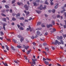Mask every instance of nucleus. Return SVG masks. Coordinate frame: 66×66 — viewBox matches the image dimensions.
I'll return each mask as SVG.
<instances>
[{
  "label": "nucleus",
  "mask_w": 66,
  "mask_h": 66,
  "mask_svg": "<svg viewBox=\"0 0 66 66\" xmlns=\"http://www.w3.org/2000/svg\"><path fill=\"white\" fill-rule=\"evenodd\" d=\"M34 6H37V5H38V4H36L35 2L34 3Z\"/></svg>",
  "instance_id": "13"
},
{
  "label": "nucleus",
  "mask_w": 66,
  "mask_h": 66,
  "mask_svg": "<svg viewBox=\"0 0 66 66\" xmlns=\"http://www.w3.org/2000/svg\"><path fill=\"white\" fill-rule=\"evenodd\" d=\"M16 1L15 0H13L12 1V3L13 4V3H15V2Z\"/></svg>",
  "instance_id": "32"
},
{
  "label": "nucleus",
  "mask_w": 66,
  "mask_h": 66,
  "mask_svg": "<svg viewBox=\"0 0 66 66\" xmlns=\"http://www.w3.org/2000/svg\"><path fill=\"white\" fill-rule=\"evenodd\" d=\"M32 63L33 64H34L35 65L36 63L35 62V61H37V59H32Z\"/></svg>",
  "instance_id": "2"
},
{
  "label": "nucleus",
  "mask_w": 66,
  "mask_h": 66,
  "mask_svg": "<svg viewBox=\"0 0 66 66\" xmlns=\"http://www.w3.org/2000/svg\"><path fill=\"white\" fill-rule=\"evenodd\" d=\"M19 19L20 20H24V18L23 17H22L21 18L19 17Z\"/></svg>",
  "instance_id": "21"
},
{
  "label": "nucleus",
  "mask_w": 66,
  "mask_h": 66,
  "mask_svg": "<svg viewBox=\"0 0 66 66\" xmlns=\"http://www.w3.org/2000/svg\"><path fill=\"white\" fill-rule=\"evenodd\" d=\"M53 31H51V32L52 33H54V32H55L56 31V29H55L53 28Z\"/></svg>",
  "instance_id": "16"
},
{
  "label": "nucleus",
  "mask_w": 66,
  "mask_h": 66,
  "mask_svg": "<svg viewBox=\"0 0 66 66\" xmlns=\"http://www.w3.org/2000/svg\"><path fill=\"white\" fill-rule=\"evenodd\" d=\"M25 22H28V20L27 19H25L24 20Z\"/></svg>",
  "instance_id": "49"
},
{
  "label": "nucleus",
  "mask_w": 66,
  "mask_h": 66,
  "mask_svg": "<svg viewBox=\"0 0 66 66\" xmlns=\"http://www.w3.org/2000/svg\"><path fill=\"white\" fill-rule=\"evenodd\" d=\"M2 63H3V64H4V65H5V66H8V65H7V64H6V63H4V62H2Z\"/></svg>",
  "instance_id": "20"
},
{
  "label": "nucleus",
  "mask_w": 66,
  "mask_h": 66,
  "mask_svg": "<svg viewBox=\"0 0 66 66\" xmlns=\"http://www.w3.org/2000/svg\"><path fill=\"white\" fill-rule=\"evenodd\" d=\"M52 49H53V50H54V49H55V48H54V47L53 46L52 47Z\"/></svg>",
  "instance_id": "59"
},
{
  "label": "nucleus",
  "mask_w": 66,
  "mask_h": 66,
  "mask_svg": "<svg viewBox=\"0 0 66 66\" xmlns=\"http://www.w3.org/2000/svg\"><path fill=\"white\" fill-rule=\"evenodd\" d=\"M62 9L63 10L61 11L60 13H64V12H65V11H66V10H65L64 7H62Z\"/></svg>",
  "instance_id": "6"
},
{
  "label": "nucleus",
  "mask_w": 66,
  "mask_h": 66,
  "mask_svg": "<svg viewBox=\"0 0 66 66\" xmlns=\"http://www.w3.org/2000/svg\"><path fill=\"white\" fill-rule=\"evenodd\" d=\"M52 23L53 25H54L55 23H54V21H52Z\"/></svg>",
  "instance_id": "41"
},
{
  "label": "nucleus",
  "mask_w": 66,
  "mask_h": 66,
  "mask_svg": "<svg viewBox=\"0 0 66 66\" xmlns=\"http://www.w3.org/2000/svg\"><path fill=\"white\" fill-rule=\"evenodd\" d=\"M36 2H40V0H37Z\"/></svg>",
  "instance_id": "42"
},
{
  "label": "nucleus",
  "mask_w": 66,
  "mask_h": 66,
  "mask_svg": "<svg viewBox=\"0 0 66 66\" xmlns=\"http://www.w3.org/2000/svg\"><path fill=\"white\" fill-rule=\"evenodd\" d=\"M5 6L6 9L9 8V6L7 5H5Z\"/></svg>",
  "instance_id": "31"
},
{
  "label": "nucleus",
  "mask_w": 66,
  "mask_h": 66,
  "mask_svg": "<svg viewBox=\"0 0 66 66\" xmlns=\"http://www.w3.org/2000/svg\"><path fill=\"white\" fill-rule=\"evenodd\" d=\"M2 2L3 3H5V2H6V1H5V0H3L2 1Z\"/></svg>",
  "instance_id": "50"
},
{
  "label": "nucleus",
  "mask_w": 66,
  "mask_h": 66,
  "mask_svg": "<svg viewBox=\"0 0 66 66\" xmlns=\"http://www.w3.org/2000/svg\"><path fill=\"white\" fill-rule=\"evenodd\" d=\"M14 62L16 63V64H17L19 62L18 61H14Z\"/></svg>",
  "instance_id": "35"
},
{
  "label": "nucleus",
  "mask_w": 66,
  "mask_h": 66,
  "mask_svg": "<svg viewBox=\"0 0 66 66\" xmlns=\"http://www.w3.org/2000/svg\"><path fill=\"white\" fill-rule=\"evenodd\" d=\"M63 37L65 38V37H66V35H63Z\"/></svg>",
  "instance_id": "63"
},
{
  "label": "nucleus",
  "mask_w": 66,
  "mask_h": 66,
  "mask_svg": "<svg viewBox=\"0 0 66 66\" xmlns=\"http://www.w3.org/2000/svg\"><path fill=\"white\" fill-rule=\"evenodd\" d=\"M45 4H46L48 5V2H47V0H46L45 1Z\"/></svg>",
  "instance_id": "26"
},
{
  "label": "nucleus",
  "mask_w": 66,
  "mask_h": 66,
  "mask_svg": "<svg viewBox=\"0 0 66 66\" xmlns=\"http://www.w3.org/2000/svg\"><path fill=\"white\" fill-rule=\"evenodd\" d=\"M10 13H12L13 12V11H12V9H10Z\"/></svg>",
  "instance_id": "48"
},
{
  "label": "nucleus",
  "mask_w": 66,
  "mask_h": 66,
  "mask_svg": "<svg viewBox=\"0 0 66 66\" xmlns=\"http://www.w3.org/2000/svg\"><path fill=\"white\" fill-rule=\"evenodd\" d=\"M47 28H50V24H47Z\"/></svg>",
  "instance_id": "43"
},
{
  "label": "nucleus",
  "mask_w": 66,
  "mask_h": 66,
  "mask_svg": "<svg viewBox=\"0 0 66 66\" xmlns=\"http://www.w3.org/2000/svg\"><path fill=\"white\" fill-rule=\"evenodd\" d=\"M43 61H46V60H47V59H45V58H43Z\"/></svg>",
  "instance_id": "52"
},
{
  "label": "nucleus",
  "mask_w": 66,
  "mask_h": 66,
  "mask_svg": "<svg viewBox=\"0 0 66 66\" xmlns=\"http://www.w3.org/2000/svg\"><path fill=\"white\" fill-rule=\"evenodd\" d=\"M45 63L46 64V65H48L49 64V63H48V62L46 61H44Z\"/></svg>",
  "instance_id": "23"
},
{
  "label": "nucleus",
  "mask_w": 66,
  "mask_h": 66,
  "mask_svg": "<svg viewBox=\"0 0 66 66\" xmlns=\"http://www.w3.org/2000/svg\"><path fill=\"white\" fill-rule=\"evenodd\" d=\"M50 3L51 5H53V3L52 2H51Z\"/></svg>",
  "instance_id": "57"
},
{
  "label": "nucleus",
  "mask_w": 66,
  "mask_h": 66,
  "mask_svg": "<svg viewBox=\"0 0 66 66\" xmlns=\"http://www.w3.org/2000/svg\"><path fill=\"white\" fill-rule=\"evenodd\" d=\"M48 12H49V13H51V10H48Z\"/></svg>",
  "instance_id": "61"
},
{
  "label": "nucleus",
  "mask_w": 66,
  "mask_h": 66,
  "mask_svg": "<svg viewBox=\"0 0 66 66\" xmlns=\"http://www.w3.org/2000/svg\"><path fill=\"white\" fill-rule=\"evenodd\" d=\"M28 27L29 28V30H30V31H32V30H33V29L31 28V27L30 26H29Z\"/></svg>",
  "instance_id": "15"
},
{
  "label": "nucleus",
  "mask_w": 66,
  "mask_h": 66,
  "mask_svg": "<svg viewBox=\"0 0 66 66\" xmlns=\"http://www.w3.org/2000/svg\"><path fill=\"white\" fill-rule=\"evenodd\" d=\"M45 49L47 51H49V48H48V47H45Z\"/></svg>",
  "instance_id": "17"
},
{
  "label": "nucleus",
  "mask_w": 66,
  "mask_h": 66,
  "mask_svg": "<svg viewBox=\"0 0 66 66\" xmlns=\"http://www.w3.org/2000/svg\"><path fill=\"white\" fill-rule=\"evenodd\" d=\"M12 20L13 21H15V20H16V19L14 18L13 17L12 18Z\"/></svg>",
  "instance_id": "24"
},
{
  "label": "nucleus",
  "mask_w": 66,
  "mask_h": 66,
  "mask_svg": "<svg viewBox=\"0 0 66 66\" xmlns=\"http://www.w3.org/2000/svg\"><path fill=\"white\" fill-rule=\"evenodd\" d=\"M6 26V24L5 23H4L3 24V28L4 30H5V26Z\"/></svg>",
  "instance_id": "11"
},
{
  "label": "nucleus",
  "mask_w": 66,
  "mask_h": 66,
  "mask_svg": "<svg viewBox=\"0 0 66 66\" xmlns=\"http://www.w3.org/2000/svg\"><path fill=\"white\" fill-rule=\"evenodd\" d=\"M55 15L54 14L53 15H52V17H53V18H54V17H55Z\"/></svg>",
  "instance_id": "62"
},
{
  "label": "nucleus",
  "mask_w": 66,
  "mask_h": 66,
  "mask_svg": "<svg viewBox=\"0 0 66 66\" xmlns=\"http://www.w3.org/2000/svg\"><path fill=\"white\" fill-rule=\"evenodd\" d=\"M7 40L9 42H10L11 41V40L10 39H7Z\"/></svg>",
  "instance_id": "46"
},
{
  "label": "nucleus",
  "mask_w": 66,
  "mask_h": 66,
  "mask_svg": "<svg viewBox=\"0 0 66 66\" xmlns=\"http://www.w3.org/2000/svg\"><path fill=\"white\" fill-rule=\"evenodd\" d=\"M37 35H36V37H37V35H39L40 34V32L39 31H37Z\"/></svg>",
  "instance_id": "12"
},
{
  "label": "nucleus",
  "mask_w": 66,
  "mask_h": 66,
  "mask_svg": "<svg viewBox=\"0 0 66 66\" xmlns=\"http://www.w3.org/2000/svg\"><path fill=\"white\" fill-rule=\"evenodd\" d=\"M11 25H12V26H14V22L12 23H11Z\"/></svg>",
  "instance_id": "58"
},
{
  "label": "nucleus",
  "mask_w": 66,
  "mask_h": 66,
  "mask_svg": "<svg viewBox=\"0 0 66 66\" xmlns=\"http://www.w3.org/2000/svg\"><path fill=\"white\" fill-rule=\"evenodd\" d=\"M16 17L17 19H19L20 17V14L18 13L16 15Z\"/></svg>",
  "instance_id": "5"
},
{
  "label": "nucleus",
  "mask_w": 66,
  "mask_h": 66,
  "mask_svg": "<svg viewBox=\"0 0 66 66\" xmlns=\"http://www.w3.org/2000/svg\"><path fill=\"white\" fill-rule=\"evenodd\" d=\"M60 17H61V16H60V15H57V18H60Z\"/></svg>",
  "instance_id": "40"
},
{
  "label": "nucleus",
  "mask_w": 66,
  "mask_h": 66,
  "mask_svg": "<svg viewBox=\"0 0 66 66\" xmlns=\"http://www.w3.org/2000/svg\"><path fill=\"white\" fill-rule=\"evenodd\" d=\"M42 9H43L44 10H45V9H46V6H45Z\"/></svg>",
  "instance_id": "45"
},
{
  "label": "nucleus",
  "mask_w": 66,
  "mask_h": 66,
  "mask_svg": "<svg viewBox=\"0 0 66 66\" xmlns=\"http://www.w3.org/2000/svg\"><path fill=\"white\" fill-rule=\"evenodd\" d=\"M26 13V16H28V15L29 14V12H27V13Z\"/></svg>",
  "instance_id": "39"
},
{
  "label": "nucleus",
  "mask_w": 66,
  "mask_h": 66,
  "mask_svg": "<svg viewBox=\"0 0 66 66\" xmlns=\"http://www.w3.org/2000/svg\"><path fill=\"white\" fill-rule=\"evenodd\" d=\"M57 65H58V66H61V65H60V64H59V63H57Z\"/></svg>",
  "instance_id": "64"
},
{
  "label": "nucleus",
  "mask_w": 66,
  "mask_h": 66,
  "mask_svg": "<svg viewBox=\"0 0 66 66\" xmlns=\"http://www.w3.org/2000/svg\"><path fill=\"white\" fill-rule=\"evenodd\" d=\"M55 10L54 9H53L52 10V12L53 13H55Z\"/></svg>",
  "instance_id": "36"
},
{
  "label": "nucleus",
  "mask_w": 66,
  "mask_h": 66,
  "mask_svg": "<svg viewBox=\"0 0 66 66\" xmlns=\"http://www.w3.org/2000/svg\"><path fill=\"white\" fill-rule=\"evenodd\" d=\"M20 29L21 30H23V28H22V27H20Z\"/></svg>",
  "instance_id": "38"
},
{
  "label": "nucleus",
  "mask_w": 66,
  "mask_h": 66,
  "mask_svg": "<svg viewBox=\"0 0 66 66\" xmlns=\"http://www.w3.org/2000/svg\"><path fill=\"white\" fill-rule=\"evenodd\" d=\"M31 50H30L29 51H28L27 52V54H30V53L31 52Z\"/></svg>",
  "instance_id": "18"
},
{
  "label": "nucleus",
  "mask_w": 66,
  "mask_h": 66,
  "mask_svg": "<svg viewBox=\"0 0 66 66\" xmlns=\"http://www.w3.org/2000/svg\"><path fill=\"white\" fill-rule=\"evenodd\" d=\"M6 12H9V9H7L6 10Z\"/></svg>",
  "instance_id": "56"
},
{
  "label": "nucleus",
  "mask_w": 66,
  "mask_h": 66,
  "mask_svg": "<svg viewBox=\"0 0 66 66\" xmlns=\"http://www.w3.org/2000/svg\"><path fill=\"white\" fill-rule=\"evenodd\" d=\"M41 23H42L41 22H38L37 23V26H39V25H40Z\"/></svg>",
  "instance_id": "14"
},
{
  "label": "nucleus",
  "mask_w": 66,
  "mask_h": 66,
  "mask_svg": "<svg viewBox=\"0 0 66 66\" xmlns=\"http://www.w3.org/2000/svg\"><path fill=\"white\" fill-rule=\"evenodd\" d=\"M60 43L62 44H64V42L62 40H60Z\"/></svg>",
  "instance_id": "22"
},
{
  "label": "nucleus",
  "mask_w": 66,
  "mask_h": 66,
  "mask_svg": "<svg viewBox=\"0 0 66 66\" xmlns=\"http://www.w3.org/2000/svg\"><path fill=\"white\" fill-rule=\"evenodd\" d=\"M36 12L37 13H38V14H39V13H40V11H38L37 10V11H36Z\"/></svg>",
  "instance_id": "33"
},
{
  "label": "nucleus",
  "mask_w": 66,
  "mask_h": 66,
  "mask_svg": "<svg viewBox=\"0 0 66 66\" xmlns=\"http://www.w3.org/2000/svg\"><path fill=\"white\" fill-rule=\"evenodd\" d=\"M13 42H14V43H17V41H16V40L15 39H13Z\"/></svg>",
  "instance_id": "28"
},
{
  "label": "nucleus",
  "mask_w": 66,
  "mask_h": 66,
  "mask_svg": "<svg viewBox=\"0 0 66 66\" xmlns=\"http://www.w3.org/2000/svg\"><path fill=\"white\" fill-rule=\"evenodd\" d=\"M12 15L13 16H15V15H16V14L15 13H13L12 14Z\"/></svg>",
  "instance_id": "51"
},
{
  "label": "nucleus",
  "mask_w": 66,
  "mask_h": 66,
  "mask_svg": "<svg viewBox=\"0 0 66 66\" xmlns=\"http://www.w3.org/2000/svg\"><path fill=\"white\" fill-rule=\"evenodd\" d=\"M41 26L42 27H45V26L43 24H42Z\"/></svg>",
  "instance_id": "55"
},
{
  "label": "nucleus",
  "mask_w": 66,
  "mask_h": 66,
  "mask_svg": "<svg viewBox=\"0 0 66 66\" xmlns=\"http://www.w3.org/2000/svg\"><path fill=\"white\" fill-rule=\"evenodd\" d=\"M32 18L31 17H30L29 18V19H28V20H32Z\"/></svg>",
  "instance_id": "44"
},
{
  "label": "nucleus",
  "mask_w": 66,
  "mask_h": 66,
  "mask_svg": "<svg viewBox=\"0 0 66 66\" xmlns=\"http://www.w3.org/2000/svg\"><path fill=\"white\" fill-rule=\"evenodd\" d=\"M2 20L3 21L6 22V18H3V19Z\"/></svg>",
  "instance_id": "19"
},
{
  "label": "nucleus",
  "mask_w": 66,
  "mask_h": 66,
  "mask_svg": "<svg viewBox=\"0 0 66 66\" xmlns=\"http://www.w3.org/2000/svg\"><path fill=\"white\" fill-rule=\"evenodd\" d=\"M56 5L55 6V9H57V5H58V4H56Z\"/></svg>",
  "instance_id": "27"
},
{
  "label": "nucleus",
  "mask_w": 66,
  "mask_h": 66,
  "mask_svg": "<svg viewBox=\"0 0 66 66\" xmlns=\"http://www.w3.org/2000/svg\"><path fill=\"white\" fill-rule=\"evenodd\" d=\"M6 49L7 50H9V47H6Z\"/></svg>",
  "instance_id": "60"
},
{
  "label": "nucleus",
  "mask_w": 66,
  "mask_h": 66,
  "mask_svg": "<svg viewBox=\"0 0 66 66\" xmlns=\"http://www.w3.org/2000/svg\"><path fill=\"white\" fill-rule=\"evenodd\" d=\"M1 35H3V33L2 31L1 32Z\"/></svg>",
  "instance_id": "47"
},
{
  "label": "nucleus",
  "mask_w": 66,
  "mask_h": 66,
  "mask_svg": "<svg viewBox=\"0 0 66 66\" xmlns=\"http://www.w3.org/2000/svg\"><path fill=\"white\" fill-rule=\"evenodd\" d=\"M18 37L19 38H21L20 41L21 42H22V41H23V37H22V36L20 35H19L18 36Z\"/></svg>",
  "instance_id": "1"
},
{
  "label": "nucleus",
  "mask_w": 66,
  "mask_h": 66,
  "mask_svg": "<svg viewBox=\"0 0 66 66\" xmlns=\"http://www.w3.org/2000/svg\"><path fill=\"white\" fill-rule=\"evenodd\" d=\"M20 24L21 26H23V23H21Z\"/></svg>",
  "instance_id": "54"
},
{
  "label": "nucleus",
  "mask_w": 66,
  "mask_h": 66,
  "mask_svg": "<svg viewBox=\"0 0 66 66\" xmlns=\"http://www.w3.org/2000/svg\"><path fill=\"white\" fill-rule=\"evenodd\" d=\"M43 9V5H40V7L38 8V9H39L40 10H42Z\"/></svg>",
  "instance_id": "7"
},
{
  "label": "nucleus",
  "mask_w": 66,
  "mask_h": 66,
  "mask_svg": "<svg viewBox=\"0 0 66 66\" xmlns=\"http://www.w3.org/2000/svg\"><path fill=\"white\" fill-rule=\"evenodd\" d=\"M24 7H25L26 10H28V7L27 6V5H26L24 6Z\"/></svg>",
  "instance_id": "8"
},
{
  "label": "nucleus",
  "mask_w": 66,
  "mask_h": 66,
  "mask_svg": "<svg viewBox=\"0 0 66 66\" xmlns=\"http://www.w3.org/2000/svg\"><path fill=\"white\" fill-rule=\"evenodd\" d=\"M17 4L19 5H23V4L21 3H19V2H18L17 3Z\"/></svg>",
  "instance_id": "10"
},
{
  "label": "nucleus",
  "mask_w": 66,
  "mask_h": 66,
  "mask_svg": "<svg viewBox=\"0 0 66 66\" xmlns=\"http://www.w3.org/2000/svg\"><path fill=\"white\" fill-rule=\"evenodd\" d=\"M45 35L46 36L47 35H48V33H47V32H46L45 33Z\"/></svg>",
  "instance_id": "53"
},
{
  "label": "nucleus",
  "mask_w": 66,
  "mask_h": 66,
  "mask_svg": "<svg viewBox=\"0 0 66 66\" xmlns=\"http://www.w3.org/2000/svg\"><path fill=\"white\" fill-rule=\"evenodd\" d=\"M54 44L55 45H57L58 44L59 45H60V44H61V43L58 41L57 40H55Z\"/></svg>",
  "instance_id": "3"
},
{
  "label": "nucleus",
  "mask_w": 66,
  "mask_h": 66,
  "mask_svg": "<svg viewBox=\"0 0 66 66\" xmlns=\"http://www.w3.org/2000/svg\"><path fill=\"white\" fill-rule=\"evenodd\" d=\"M23 46L24 48L26 50H27V49H28V48H29V46H26L24 45H23Z\"/></svg>",
  "instance_id": "4"
},
{
  "label": "nucleus",
  "mask_w": 66,
  "mask_h": 66,
  "mask_svg": "<svg viewBox=\"0 0 66 66\" xmlns=\"http://www.w3.org/2000/svg\"><path fill=\"white\" fill-rule=\"evenodd\" d=\"M36 37H37L36 36H35V37H34L33 36H32L31 37V38L32 39H34L35 38H36Z\"/></svg>",
  "instance_id": "30"
},
{
  "label": "nucleus",
  "mask_w": 66,
  "mask_h": 66,
  "mask_svg": "<svg viewBox=\"0 0 66 66\" xmlns=\"http://www.w3.org/2000/svg\"><path fill=\"white\" fill-rule=\"evenodd\" d=\"M1 15H2V16H4V17H6V15L3 13H1Z\"/></svg>",
  "instance_id": "25"
},
{
  "label": "nucleus",
  "mask_w": 66,
  "mask_h": 66,
  "mask_svg": "<svg viewBox=\"0 0 66 66\" xmlns=\"http://www.w3.org/2000/svg\"><path fill=\"white\" fill-rule=\"evenodd\" d=\"M17 47L18 48H21V46L20 45H18Z\"/></svg>",
  "instance_id": "34"
},
{
  "label": "nucleus",
  "mask_w": 66,
  "mask_h": 66,
  "mask_svg": "<svg viewBox=\"0 0 66 66\" xmlns=\"http://www.w3.org/2000/svg\"><path fill=\"white\" fill-rule=\"evenodd\" d=\"M58 38H58V39H60V40L62 39H63V37L62 36H60V37H58Z\"/></svg>",
  "instance_id": "9"
},
{
  "label": "nucleus",
  "mask_w": 66,
  "mask_h": 66,
  "mask_svg": "<svg viewBox=\"0 0 66 66\" xmlns=\"http://www.w3.org/2000/svg\"><path fill=\"white\" fill-rule=\"evenodd\" d=\"M43 46H46V45H47V43H44L43 44Z\"/></svg>",
  "instance_id": "37"
},
{
  "label": "nucleus",
  "mask_w": 66,
  "mask_h": 66,
  "mask_svg": "<svg viewBox=\"0 0 66 66\" xmlns=\"http://www.w3.org/2000/svg\"><path fill=\"white\" fill-rule=\"evenodd\" d=\"M11 49H12V50H15V49L14 48L13 46H11Z\"/></svg>",
  "instance_id": "29"
}]
</instances>
